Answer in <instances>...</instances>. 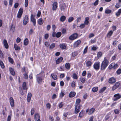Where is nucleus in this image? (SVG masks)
Masks as SVG:
<instances>
[{"mask_svg":"<svg viewBox=\"0 0 121 121\" xmlns=\"http://www.w3.org/2000/svg\"><path fill=\"white\" fill-rule=\"evenodd\" d=\"M80 80L81 82L83 83H84L85 81V79L82 78H81Z\"/></svg>","mask_w":121,"mask_h":121,"instance_id":"nucleus-49","label":"nucleus"},{"mask_svg":"<svg viewBox=\"0 0 121 121\" xmlns=\"http://www.w3.org/2000/svg\"><path fill=\"white\" fill-rule=\"evenodd\" d=\"M9 69L11 74L13 76L14 75H15V73L13 69L12 68H10Z\"/></svg>","mask_w":121,"mask_h":121,"instance_id":"nucleus-18","label":"nucleus"},{"mask_svg":"<svg viewBox=\"0 0 121 121\" xmlns=\"http://www.w3.org/2000/svg\"><path fill=\"white\" fill-rule=\"evenodd\" d=\"M116 81V80L115 78H112L109 79L108 82L112 84L114 83Z\"/></svg>","mask_w":121,"mask_h":121,"instance_id":"nucleus-13","label":"nucleus"},{"mask_svg":"<svg viewBox=\"0 0 121 121\" xmlns=\"http://www.w3.org/2000/svg\"><path fill=\"white\" fill-rule=\"evenodd\" d=\"M57 7V3L56 2H55L54 3L52 6V9L53 10L56 9Z\"/></svg>","mask_w":121,"mask_h":121,"instance_id":"nucleus-20","label":"nucleus"},{"mask_svg":"<svg viewBox=\"0 0 121 121\" xmlns=\"http://www.w3.org/2000/svg\"><path fill=\"white\" fill-rule=\"evenodd\" d=\"M100 63L99 62L95 63L93 65V67L96 70H98L99 69Z\"/></svg>","mask_w":121,"mask_h":121,"instance_id":"nucleus-2","label":"nucleus"},{"mask_svg":"<svg viewBox=\"0 0 121 121\" xmlns=\"http://www.w3.org/2000/svg\"><path fill=\"white\" fill-rule=\"evenodd\" d=\"M75 109L74 113L77 114L78 113L80 110V107L81 106L75 105Z\"/></svg>","mask_w":121,"mask_h":121,"instance_id":"nucleus-5","label":"nucleus"},{"mask_svg":"<svg viewBox=\"0 0 121 121\" xmlns=\"http://www.w3.org/2000/svg\"><path fill=\"white\" fill-rule=\"evenodd\" d=\"M3 57V54L2 51L0 50V57L1 58H2Z\"/></svg>","mask_w":121,"mask_h":121,"instance_id":"nucleus-55","label":"nucleus"},{"mask_svg":"<svg viewBox=\"0 0 121 121\" xmlns=\"http://www.w3.org/2000/svg\"><path fill=\"white\" fill-rule=\"evenodd\" d=\"M84 115V113L83 110H82L80 112L79 114V116L81 118Z\"/></svg>","mask_w":121,"mask_h":121,"instance_id":"nucleus-33","label":"nucleus"},{"mask_svg":"<svg viewBox=\"0 0 121 121\" xmlns=\"http://www.w3.org/2000/svg\"><path fill=\"white\" fill-rule=\"evenodd\" d=\"M11 106L12 107L14 106V100L12 97H11L9 98Z\"/></svg>","mask_w":121,"mask_h":121,"instance_id":"nucleus-12","label":"nucleus"},{"mask_svg":"<svg viewBox=\"0 0 121 121\" xmlns=\"http://www.w3.org/2000/svg\"><path fill=\"white\" fill-rule=\"evenodd\" d=\"M81 43V41L80 40H78L74 43L73 45V46L74 47H76L78 46Z\"/></svg>","mask_w":121,"mask_h":121,"instance_id":"nucleus-14","label":"nucleus"},{"mask_svg":"<svg viewBox=\"0 0 121 121\" xmlns=\"http://www.w3.org/2000/svg\"><path fill=\"white\" fill-rule=\"evenodd\" d=\"M35 112V108H32L31 111V115H32Z\"/></svg>","mask_w":121,"mask_h":121,"instance_id":"nucleus-47","label":"nucleus"},{"mask_svg":"<svg viewBox=\"0 0 121 121\" xmlns=\"http://www.w3.org/2000/svg\"><path fill=\"white\" fill-rule=\"evenodd\" d=\"M59 46L60 48L63 49H65L66 48V44L65 43L60 44Z\"/></svg>","mask_w":121,"mask_h":121,"instance_id":"nucleus-15","label":"nucleus"},{"mask_svg":"<svg viewBox=\"0 0 121 121\" xmlns=\"http://www.w3.org/2000/svg\"><path fill=\"white\" fill-rule=\"evenodd\" d=\"M111 12V10L108 9L105 10V12L106 13L108 14L110 13Z\"/></svg>","mask_w":121,"mask_h":121,"instance_id":"nucleus-48","label":"nucleus"},{"mask_svg":"<svg viewBox=\"0 0 121 121\" xmlns=\"http://www.w3.org/2000/svg\"><path fill=\"white\" fill-rule=\"evenodd\" d=\"M86 64V66L88 67H90L92 64L91 62L89 61H87Z\"/></svg>","mask_w":121,"mask_h":121,"instance_id":"nucleus-26","label":"nucleus"},{"mask_svg":"<svg viewBox=\"0 0 121 121\" xmlns=\"http://www.w3.org/2000/svg\"><path fill=\"white\" fill-rule=\"evenodd\" d=\"M30 19L31 21L33 23L34 25L35 26L36 24V20L35 18H34V16L32 14H31V15Z\"/></svg>","mask_w":121,"mask_h":121,"instance_id":"nucleus-11","label":"nucleus"},{"mask_svg":"<svg viewBox=\"0 0 121 121\" xmlns=\"http://www.w3.org/2000/svg\"><path fill=\"white\" fill-rule=\"evenodd\" d=\"M63 58L62 57H60L56 61V64H59L60 63L62 60Z\"/></svg>","mask_w":121,"mask_h":121,"instance_id":"nucleus-21","label":"nucleus"},{"mask_svg":"<svg viewBox=\"0 0 121 121\" xmlns=\"http://www.w3.org/2000/svg\"><path fill=\"white\" fill-rule=\"evenodd\" d=\"M98 88L97 87H93L92 89V91L94 92H96L98 90Z\"/></svg>","mask_w":121,"mask_h":121,"instance_id":"nucleus-40","label":"nucleus"},{"mask_svg":"<svg viewBox=\"0 0 121 121\" xmlns=\"http://www.w3.org/2000/svg\"><path fill=\"white\" fill-rule=\"evenodd\" d=\"M36 80L38 83L40 84L42 82L43 79L41 77L39 76L38 75L36 76Z\"/></svg>","mask_w":121,"mask_h":121,"instance_id":"nucleus-7","label":"nucleus"},{"mask_svg":"<svg viewBox=\"0 0 121 121\" xmlns=\"http://www.w3.org/2000/svg\"><path fill=\"white\" fill-rule=\"evenodd\" d=\"M46 106L47 108L49 109H50L51 107L50 104L49 103H48L46 104Z\"/></svg>","mask_w":121,"mask_h":121,"instance_id":"nucleus-63","label":"nucleus"},{"mask_svg":"<svg viewBox=\"0 0 121 121\" xmlns=\"http://www.w3.org/2000/svg\"><path fill=\"white\" fill-rule=\"evenodd\" d=\"M14 48L16 50H18L20 49V48L16 44H14Z\"/></svg>","mask_w":121,"mask_h":121,"instance_id":"nucleus-34","label":"nucleus"},{"mask_svg":"<svg viewBox=\"0 0 121 121\" xmlns=\"http://www.w3.org/2000/svg\"><path fill=\"white\" fill-rule=\"evenodd\" d=\"M0 65L2 68L3 69L4 68V64L2 61H0Z\"/></svg>","mask_w":121,"mask_h":121,"instance_id":"nucleus-43","label":"nucleus"},{"mask_svg":"<svg viewBox=\"0 0 121 121\" xmlns=\"http://www.w3.org/2000/svg\"><path fill=\"white\" fill-rule=\"evenodd\" d=\"M120 6V4L119 3H117L116 4L115 6V7L117 8H118Z\"/></svg>","mask_w":121,"mask_h":121,"instance_id":"nucleus-58","label":"nucleus"},{"mask_svg":"<svg viewBox=\"0 0 121 121\" xmlns=\"http://www.w3.org/2000/svg\"><path fill=\"white\" fill-rule=\"evenodd\" d=\"M65 95L64 92L63 91H62L61 92L60 94V97L61 98L63 97V96Z\"/></svg>","mask_w":121,"mask_h":121,"instance_id":"nucleus-38","label":"nucleus"},{"mask_svg":"<svg viewBox=\"0 0 121 121\" xmlns=\"http://www.w3.org/2000/svg\"><path fill=\"white\" fill-rule=\"evenodd\" d=\"M71 86L72 87H75V83L74 81H73L71 83Z\"/></svg>","mask_w":121,"mask_h":121,"instance_id":"nucleus-45","label":"nucleus"},{"mask_svg":"<svg viewBox=\"0 0 121 121\" xmlns=\"http://www.w3.org/2000/svg\"><path fill=\"white\" fill-rule=\"evenodd\" d=\"M74 19V18L73 17H69L68 19V22H72Z\"/></svg>","mask_w":121,"mask_h":121,"instance_id":"nucleus-42","label":"nucleus"},{"mask_svg":"<svg viewBox=\"0 0 121 121\" xmlns=\"http://www.w3.org/2000/svg\"><path fill=\"white\" fill-rule=\"evenodd\" d=\"M118 65L115 63H112L110 64L108 68L109 69H111L112 68L115 69L118 67Z\"/></svg>","mask_w":121,"mask_h":121,"instance_id":"nucleus-3","label":"nucleus"},{"mask_svg":"<svg viewBox=\"0 0 121 121\" xmlns=\"http://www.w3.org/2000/svg\"><path fill=\"white\" fill-rule=\"evenodd\" d=\"M63 105L62 104V102L60 103L58 105V106L59 108H61L63 107Z\"/></svg>","mask_w":121,"mask_h":121,"instance_id":"nucleus-56","label":"nucleus"},{"mask_svg":"<svg viewBox=\"0 0 121 121\" xmlns=\"http://www.w3.org/2000/svg\"><path fill=\"white\" fill-rule=\"evenodd\" d=\"M23 9L22 8H20L17 14V17L18 18H20L21 17Z\"/></svg>","mask_w":121,"mask_h":121,"instance_id":"nucleus-8","label":"nucleus"},{"mask_svg":"<svg viewBox=\"0 0 121 121\" xmlns=\"http://www.w3.org/2000/svg\"><path fill=\"white\" fill-rule=\"evenodd\" d=\"M55 46V44L54 43L52 44L50 46V48L52 49Z\"/></svg>","mask_w":121,"mask_h":121,"instance_id":"nucleus-51","label":"nucleus"},{"mask_svg":"<svg viewBox=\"0 0 121 121\" xmlns=\"http://www.w3.org/2000/svg\"><path fill=\"white\" fill-rule=\"evenodd\" d=\"M102 56V53L100 52H99L97 54V56L98 57H100Z\"/></svg>","mask_w":121,"mask_h":121,"instance_id":"nucleus-57","label":"nucleus"},{"mask_svg":"<svg viewBox=\"0 0 121 121\" xmlns=\"http://www.w3.org/2000/svg\"><path fill=\"white\" fill-rule=\"evenodd\" d=\"M109 118V116L108 115H107L105 116V120L107 121L108 120Z\"/></svg>","mask_w":121,"mask_h":121,"instance_id":"nucleus-60","label":"nucleus"},{"mask_svg":"<svg viewBox=\"0 0 121 121\" xmlns=\"http://www.w3.org/2000/svg\"><path fill=\"white\" fill-rule=\"evenodd\" d=\"M113 32L112 30L110 31L107 34V36L110 37L112 34Z\"/></svg>","mask_w":121,"mask_h":121,"instance_id":"nucleus-36","label":"nucleus"},{"mask_svg":"<svg viewBox=\"0 0 121 121\" xmlns=\"http://www.w3.org/2000/svg\"><path fill=\"white\" fill-rule=\"evenodd\" d=\"M28 0H25V5L26 7L28 5Z\"/></svg>","mask_w":121,"mask_h":121,"instance_id":"nucleus-46","label":"nucleus"},{"mask_svg":"<svg viewBox=\"0 0 121 121\" xmlns=\"http://www.w3.org/2000/svg\"><path fill=\"white\" fill-rule=\"evenodd\" d=\"M73 76L74 78L75 79H77L78 78V76L76 73H73Z\"/></svg>","mask_w":121,"mask_h":121,"instance_id":"nucleus-44","label":"nucleus"},{"mask_svg":"<svg viewBox=\"0 0 121 121\" xmlns=\"http://www.w3.org/2000/svg\"><path fill=\"white\" fill-rule=\"evenodd\" d=\"M108 64V60L104 58V61L102 62L101 67V70H104Z\"/></svg>","mask_w":121,"mask_h":121,"instance_id":"nucleus-1","label":"nucleus"},{"mask_svg":"<svg viewBox=\"0 0 121 121\" xmlns=\"http://www.w3.org/2000/svg\"><path fill=\"white\" fill-rule=\"evenodd\" d=\"M8 59L9 62L12 64H13L14 62V61L13 59L10 57H8Z\"/></svg>","mask_w":121,"mask_h":121,"instance_id":"nucleus-39","label":"nucleus"},{"mask_svg":"<svg viewBox=\"0 0 121 121\" xmlns=\"http://www.w3.org/2000/svg\"><path fill=\"white\" fill-rule=\"evenodd\" d=\"M51 76L53 79L54 80H56L57 78V75L54 73H52L51 74Z\"/></svg>","mask_w":121,"mask_h":121,"instance_id":"nucleus-23","label":"nucleus"},{"mask_svg":"<svg viewBox=\"0 0 121 121\" xmlns=\"http://www.w3.org/2000/svg\"><path fill=\"white\" fill-rule=\"evenodd\" d=\"M40 117L39 114L38 113H37L35 115L34 118L36 121L37 119L38 120L39 119H40Z\"/></svg>","mask_w":121,"mask_h":121,"instance_id":"nucleus-29","label":"nucleus"},{"mask_svg":"<svg viewBox=\"0 0 121 121\" xmlns=\"http://www.w3.org/2000/svg\"><path fill=\"white\" fill-rule=\"evenodd\" d=\"M21 39L19 38H17L16 39V42L17 43H19L21 41Z\"/></svg>","mask_w":121,"mask_h":121,"instance_id":"nucleus-62","label":"nucleus"},{"mask_svg":"<svg viewBox=\"0 0 121 121\" xmlns=\"http://www.w3.org/2000/svg\"><path fill=\"white\" fill-rule=\"evenodd\" d=\"M22 87L24 90H26V91L27 89V88L26 87V84L25 82H24L22 84Z\"/></svg>","mask_w":121,"mask_h":121,"instance_id":"nucleus-17","label":"nucleus"},{"mask_svg":"<svg viewBox=\"0 0 121 121\" xmlns=\"http://www.w3.org/2000/svg\"><path fill=\"white\" fill-rule=\"evenodd\" d=\"M99 0H96L93 4L95 6H96L99 3Z\"/></svg>","mask_w":121,"mask_h":121,"instance_id":"nucleus-50","label":"nucleus"},{"mask_svg":"<svg viewBox=\"0 0 121 121\" xmlns=\"http://www.w3.org/2000/svg\"><path fill=\"white\" fill-rule=\"evenodd\" d=\"M3 42L5 48H8L9 47V46L6 40L4 39L3 40Z\"/></svg>","mask_w":121,"mask_h":121,"instance_id":"nucleus-16","label":"nucleus"},{"mask_svg":"<svg viewBox=\"0 0 121 121\" xmlns=\"http://www.w3.org/2000/svg\"><path fill=\"white\" fill-rule=\"evenodd\" d=\"M87 46L84 49V50L83 53L84 54H85L87 52Z\"/></svg>","mask_w":121,"mask_h":121,"instance_id":"nucleus-53","label":"nucleus"},{"mask_svg":"<svg viewBox=\"0 0 121 121\" xmlns=\"http://www.w3.org/2000/svg\"><path fill=\"white\" fill-rule=\"evenodd\" d=\"M118 74H120L121 73V69H119L116 72Z\"/></svg>","mask_w":121,"mask_h":121,"instance_id":"nucleus-52","label":"nucleus"},{"mask_svg":"<svg viewBox=\"0 0 121 121\" xmlns=\"http://www.w3.org/2000/svg\"><path fill=\"white\" fill-rule=\"evenodd\" d=\"M38 22L39 25H42L43 23V21L42 18H40Z\"/></svg>","mask_w":121,"mask_h":121,"instance_id":"nucleus-30","label":"nucleus"},{"mask_svg":"<svg viewBox=\"0 0 121 121\" xmlns=\"http://www.w3.org/2000/svg\"><path fill=\"white\" fill-rule=\"evenodd\" d=\"M65 68L68 69H69L70 67V65L69 63H66L65 65Z\"/></svg>","mask_w":121,"mask_h":121,"instance_id":"nucleus-27","label":"nucleus"},{"mask_svg":"<svg viewBox=\"0 0 121 121\" xmlns=\"http://www.w3.org/2000/svg\"><path fill=\"white\" fill-rule=\"evenodd\" d=\"M32 96V94L31 93H29L28 94L27 97L31 98Z\"/></svg>","mask_w":121,"mask_h":121,"instance_id":"nucleus-64","label":"nucleus"},{"mask_svg":"<svg viewBox=\"0 0 121 121\" xmlns=\"http://www.w3.org/2000/svg\"><path fill=\"white\" fill-rule=\"evenodd\" d=\"M45 45L47 47H48L50 45L49 43L47 42H46L45 43Z\"/></svg>","mask_w":121,"mask_h":121,"instance_id":"nucleus-61","label":"nucleus"},{"mask_svg":"<svg viewBox=\"0 0 121 121\" xmlns=\"http://www.w3.org/2000/svg\"><path fill=\"white\" fill-rule=\"evenodd\" d=\"M81 102V100L80 99H77L76 100V102L75 105L81 106L80 105V103Z\"/></svg>","mask_w":121,"mask_h":121,"instance_id":"nucleus-19","label":"nucleus"},{"mask_svg":"<svg viewBox=\"0 0 121 121\" xmlns=\"http://www.w3.org/2000/svg\"><path fill=\"white\" fill-rule=\"evenodd\" d=\"M28 21V16L26 15L24 17L23 20V24L24 25H25L27 23Z\"/></svg>","mask_w":121,"mask_h":121,"instance_id":"nucleus-10","label":"nucleus"},{"mask_svg":"<svg viewBox=\"0 0 121 121\" xmlns=\"http://www.w3.org/2000/svg\"><path fill=\"white\" fill-rule=\"evenodd\" d=\"M24 44L25 45H27L28 43V40L27 38L26 39L24 40Z\"/></svg>","mask_w":121,"mask_h":121,"instance_id":"nucleus-31","label":"nucleus"},{"mask_svg":"<svg viewBox=\"0 0 121 121\" xmlns=\"http://www.w3.org/2000/svg\"><path fill=\"white\" fill-rule=\"evenodd\" d=\"M121 13V9H120L118 10V12L116 13V15L118 16L120 15Z\"/></svg>","mask_w":121,"mask_h":121,"instance_id":"nucleus-35","label":"nucleus"},{"mask_svg":"<svg viewBox=\"0 0 121 121\" xmlns=\"http://www.w3.org/2000/svg\"><path fill=\"white\" fill-rule=\"evenodd\" d=\"M114 98L113 100L114 101H116L121 98V95L119 94L118 93L114 95Z\"/></svg>","mask_w":121,"mask_h":121,"instance_id":"nucleus-6","label":"nucleus"},{"mask_svg":"<svg viewBox=\"0 0 121 121\" xmlns=\"http://www.w3.org/2000/svg\"><path fill=\"white\" fill-rule=\"evenodd\" d=\"M114 112L116 114H118L119 113V110L117 109L115 110Z\"/></svg>","mask_w":121,"mask_h":121,"instance_id":"nucleus-59","label":"nucleus"},{"mask_svg":"<svg viewBox=\"0 0 121 121\" xmlns=\"http://www.w3.org/2000/svg\"><path fill=\"white\" fill-rule=\"evenodd\" d=\"M61 35V33L60 32H58L56 34V37L59 38L60 36Z\"/></svg>","mask_w":121,"mask_h":121,"instance_id":"nucleus-37","label":"nucleus"},{"mask_svg":"<svg viewBox=\"0 0 121 121\" xmlns=\"http://www.w3.org/2000/svg\"><path fill=\"white\" fill-rule=\"evenodd\" d=\"M106 87H103L99 91V93H101L103 92L106 89Z\"/></svg>","mask_w":121,"mask_h":121,"instance_id":"nucleus-41","label":"nucleus"},{"mask_svg":"<svg viewBox=\"0 0 121 121\" xmlns=\"http://www.w3.org/2000/svg\"><path fill=\"white\" fill-rule=\"evenodd\" d=\"M77 53L76 52H72V55L74 57L77 55Z\"/></svg>","mask_w":121,"mask_h":121,"instance_id":"nucleus-54","label":"nucleus"},{"mask_svg":"<svg viewBox=\"0 0 121 121\" xmlns=\"http://www.w3.org/2000/svg\"><path fill=\"white\" fill-rule=\"evenodd\" d=\"M95 109L93 108H91L90 109L89 111L88 114H91L94 111Z\"/></svg>","mask_w":121,"mask_h":121,"instance_id":"nucleus-32","label":"nucleus"},{"mask_svg":"<svg viewBox=\"0 0 121 121\" xmlns=\"http://www.w3.org/2000/svg\"><path fill=\"white\" fill-rule=\"evenodd\" d=\"M66 7L65 4L63 3L62 5V6L60 7V9L61 11H63L65 9Z\"/></svg>","mask_w":121,"mask_h":121,"instance_id":"nucleus-25","label":"nucleus"},{"mask_svg":"<svg viewBox=\"0 0 121 121\" xmlns=\"http://www.w3.org/2000/svg\"><path fill=\"white\" fill-rule=\"evenodd\" d=\"M75 92H71L69 94V96L70 97H72L75 96Z\"/></svg>","mask_w":121,"mask_h":121,"instance_id":"nucleus-22","label":"nucleus"},{"mask_svg":"<svg viewBox=\"0 0 121 121\" xmlns=\"http://www.w3.org/2000/svg\"><path fill=\"white\" fill-rule=\"evenodd\" d=\"M89 18L88 17H86L85 18V20L84 22V25H87L89 23V21L88 20H89Z\"/></svg>","mask_w":121,"mask_h":121,"instance_id":"nucleus-28","label":"nucleus"},{"mask_svg":"<svg viewBox=\"0 0 121 121\" xmlns=\"http://www.w3.org/2000/svg\"><path fill=\"white\" fill-rule=\"evenodd\" d=\"M78 36V35L77 33H74L69 37V39L71 40H73L76 39L77 38Z\"/></svg>","mask_w":121,"mask_h":121,"instance_id":"nucleus-4","label":"nucleus"},{"mask_svg":"<svg viewBox=\"0 0 121 121\" xmlns=\"http://www.w3.org/2000/svg\"><path fill=\"white\" fill-rule=\"evenodd\" d=\"M66 18V17L64 16H61L60 18V21L63 22L64 21Z\"/></svg>","mask_w":121,"mask_h":121,"instance_id":"nucleus-24","label":"nucleus"},{"mask_svg":"<svg viewBox=\"0 0 121 121\" xmlns=\"http://www.w3.org/2000/svg\"><path fill=\"white\" fill-rule=\"evenodd\" d=\"M120 85V84L119 82H116L113 86L112 89V90L113 91L115 90Z\"/></svg>","mask_w":121,"mask_h":121,"instance_id":"nucleus-9","label":"nucleus"}]
</instances>
